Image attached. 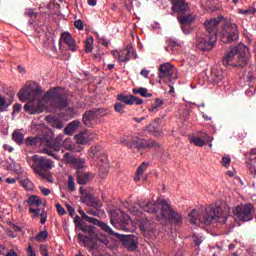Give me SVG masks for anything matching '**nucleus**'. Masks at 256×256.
Wrapping results in <instances>:
<instances>
[{"label":"nucleus","instance_id":"nucleus-1","mask_svg":"<svg viewBox=\"0 0 256 256\" xmlns=\"http://www.w3.org/2000/svg\"><path fill=\"white\" fill-rule=\"evenodd\" d=\"M141 209L146 213H152V215H156V220L161 221H170L174 225H181L183 223V217L175 212L173 208L167 203L165 200L157 201L156 203L147 202L146 204H142Z\"/></svg>","mask_w":256,"mask_h":256},{"label":"nucleus","instance_id":"nucleus-2","mask_svg":"<svg viewBox=\"0 0 256 256\" xmlns=\"http://www.w3.org/2000/svg\"><path fill=\"white\" fill-rule=\"evenodd\" d=\"M18 98L20 101L25 102L28 101L24 105V111L26 113H30V115H37L39 113H43V89L41 86H36L35 88L31 87H23L18 92Z\"/></svg>","mask_w":256,"mask_h":256},{"label":"nucleus","instance_id":"nucleus-3","mask_svg":"<svg viewBox=\"0 0 256 256\" xmlns=\"http://www.w3.org/2000/svg\"><path fill=\"white\" fill-rule=\"evenodd\" d=\"M222 212L223 209H221V207H216L214 209L207 208L201 216L197 210H192L188 217L192 225H201V223H204V225H210L211 223H218V221L219 223L223 222L225 225H229V223L234 221L235 218H233V216L221 218Z\"/></svg>","mask_w":256,"mask_h":256},{"label":"nucleus","instance_id":"nucleus-4","mask_svg":"<svg viewBox=\"0 0 256 256\" xmlns=\"http://www.w3.org/2000/svg\"><path fill=\"white\" fill-rule=\"evenodd\" d=\"M250 58L249 47L240 43L223 56L222 63L224 67H239L243 69V67H247Z\"/></svg>","mask_w":256,"mask_h":256},{"label":"nucleus","instance_id":"nucleus-5","mask_svg":"<svg viewBox=\"0 0 256 256\" xmlns=\"http://www.w3.org/2000/svg\"><path fill=\"white\" fill-rule=\"evenodd\" d=\"M46 97L50 100L51 106L59 111L69 107V97L65 89L61 87L51 88L46 92Z\"/></svg>","mask_w":256,"mask_h":256},{"label":"nucleus","instance_id":"nucleus-6","mask_svg":"<svg viewBox=\"0 0 256 256\" xmlns=\"http://www.w3.org/2000/svg\"><path fill=\"white\" fill-rule=\"evenodd\" d=\"M220 35L222 43H237L239 41V26L233 22H224Z\"/></svg>","mask_w":256,"mask_h":256},{"label":"nucleus","instance_id":"nucleus-7","mask_svg":"<svg viewBox=\"0 0 256 256\" xmlns=\"http://www.w3.org/2000/svg\"><path fill=\"white\" fill-rule=\"evenodd\" d=\"M110 214L112 225H116V227L122 229V231H131V219L128 215L123 214V212L119 210H111Z\"/></svg>","mask_w":256,"mask_h":256},{"label":"nucleus","instance_id":"nucleus-8","mask_svg":"<svg viewBox=\"0 0 256 256\" xmlns=\"http://www.w3.org/2000/svg\"><path fill=\"white\" fill-rule=\"evenodd\" d=\"M32 161L33 169L37 175L45 171H51V169L54 167L53 160L45 156L34 155L32 156Z\"/></svg>","mask_w":256,"mask_h":256},{"label":"nucleus","instance_id":"nucleus-9","mask_svg":"<svg viewBox=\"0 0 256 256\" xmlns=\"http://www.w3.org/2000/svg\"><path fill=\"white\" fill-rule=\"evenodd\" d=\"M255 211V207H253V204H245L237 206L234 209V215L239 221H251L253 219V213Z\"/></svg>","mask_w":256,"mask_h":256},{"label":"nucleus","instance_id":"nucleus-10","mask_svg":"<svg viewBox=\"0 0 256 256\" xmlns=\"http://www.w3.org/2000/svg\"><path fill=\"white\" fill-rule=\"evenodd\" d=\"M223 19V16L206 19L204 22L205 31L203 33L206 35H210L212 39H217L218 28L219 25H221Z\"/></svg>","mask_w":256,"mask_h":256},{"label":"nucleus","instance_id":"nucleus-11","mask_svg":"<svg viewBox=\"0 0 256 256\" xmlns=\"http://www.w3.org/2000/svg\"><path fill=\"white\" fill-rule=\"evenodd\" d=\"M217 44V38L213 39L212 36L202 33L197 37L196 47L200 51H211Z\"/></svg>","mask_w":256,"mask_h":256},{"label":"nucleus","instance_id":"nucleus-12","mask_svg":"<svg viewBox=\"0 0 256 256\" xmlns=\"http://www.w3.org/2000/svg\"><path fill=\"white\" fill-rule=\"evenodd\" d=\"M79 192L81 194L82 203H86L88 207H94L95 209H101L103 204L99 198L95 197L91 192L87 191L85 188L80 187Z\"/></svg>","mask_w":256,"mask_h":256},{"label":"nucleus","instance_id":"nucleus-13","mask_svg":"<svg viewBox=\"0 0 256 256\" xmlns=\"http://www.w3.org/2000/svg\"><path fill=\"white\" fill-rule=\"evenodd\" d=\"M79 229L85 233L78 234L79 241L84 243V245H87V243H91V241H95V239H97V233H95V228L93 226L80 224Z\"/></svg>","mask_w":256,"mask_h":256},{"label":"nucleus","instance_id":"nucleus-14","mask_svg":"<svg viewBox=\"0 0 256 256\" xmlns=\"http://www.w3.org/2000/svg\"><path fill=\"white\" fill-rule=\"evenodd\" d=\"M116 238L121 241L123 247L128 251H136L137 247H139V242L137 241V236L135 235H121L116 234Z\"/></svg>","mask_w":256,"mask_h":256},{"label":"nucleus","instance_id":"nucleus-15","mask_svg":"<svg viewBox=\"0 0 256 256\" xmlns=\"http://www.w3.org/2000/svg\"><path fill=\"white\" fill-rule=\"evenodd\" d=\"M59 151H61V142H58V140L46 142V147L44 148L46 155L53 157L56 161H61V156L57 155Z\"/></svg>","mask_w":256,"mask_h":256},{"label":"nucleus","instance_id":"nucleus-16","mask_svg":"<svg viewBox=\"0 0 256 256\" xmlns=\"http://www.w3.org/2000/svg\"><path fill=\"white\" fill-rule=\"evenodd\" d=\"M152 147H159L155 140L135 139L130 143V149H152Z\"/></svg>","mask_w":256,"mask_h":256},{"label":"nucleus","instance_id":"nucleus-17","mask_svg":"<svg viewBox=\"0 0 256 256\" xmlns=\"http://www.w3.org/2000/svg\"><path fill=\"white\" fill-rule=\"evenodd\" d=\"M64 161L66 163H71L76 168V171H83L85 167H87V163L84 158H77L75 156H71L69 152L64 154Z\"/></svg>","mask_w":256,"mask_h":256},{"label":"nucleus","instance_id":"nucleus-18","mask_svg":"<svg viewBox=\"0 0 256 256\" xmlns=\"http://www.w3.org/2000/svg\"><path fill=\"white\" fill-rule=\"evenodd\" d=\"M118 59L122 63H127L131 59H137V54L135 53V48L131 44L127 45L122 51L118 54Z\"/></svg>","mask_w":256,"mask_h":256},{"label":"nucleus","instance_id":"nucleus-19","mask_svg":"<svg viewBox=\"0 0 256 256\" xmlns=\"http://www.w3.org/2000/svg\"><path fill=\"white\" fill-rule=\"evenodd\" d=\"M159 74L158 77L159 79H165V78H171L173 77V73H175V66H173L171 63H164L161 64L160 67L158 68Z\"/></svg>","mask_w":256,"mask_h":256},{"label":"nucleus","instance_id":"nucleus-20","mask_svg":"<svg viewBox=\"0 0 256 256\" xmlns=\"http://www.w3.org/2000/svg\"><path fill=\"white\" fill-rule=\"evenodd\" d=\"M95 175L85 170H76V181L78 185H87L90 181H93Z\"/></svg>","mask_w":256,"mask_h":256},{"label":"nucleus","instance_id":"nucleus-21","mask_svg":"<svg viewBox=\"0 0 256 256\" xmlns=\"http://www.w3.org/2000/svg\"><path fill=\"white\" fill-rule=\"evenodd\" d=\"M245 157L247 159L246 164L251 175L256 177V149H252L249 153H246Z\"/></svg>","mask_w":256,"mask_h":256},{"label":"nucleus","instance_id":"nucleus-22","mask_svg":"<svg viewBox=\"0 0 256 256\" xmlns=\"http://www.w3.org/2000/svg\"><path fill=\"white\" fill-rule=\"evenodd\" d=\"M117 99L121 103H124V105H143V100L134 95L119 94Z\"/></svg>","mask_w":256,"mask_h":256},{"label":"nucleus","instance_id":"nucleus-23","mask_svg":"<svg viewBox=\"0 0 256 256\" xmlns=\"http://www.w3.org/2000/svg\"><path fill=\"white\" fill-rule=\"evenodd\" d=\"M91 224L100 227L102 231H104V233H107V235H109L110 237H117V235H119V233H115V231H113V229H111V227L107 225V223L100 221L97 218H94Z\"/></svg>","mask_w":256,"mask_h":256},{"label":"nucleus","instance_id":"nucleus-24","mask_svg":"<svg viewBox=\"0 0 256 256\" xmlns=\"http://www.w3.org/2000/svg\"><path fill=\"white\" fill-rule=\"evenodd\" d=\"M60 41H63V43L68 45V49H70V51H77V44L69 32H63L61 34Z\"/></svg>","mask_w":256,"mask_h":256},{"label":"nucleus","instance_id":"nucleus-25","mask_svg":"<svg viewBox=\"0 0 256 256\" xmlns=\"http://www.w3.org/2000/svg\"><path fill=\"white\" fill-rule=\"evenodd\" d=\"M97 119V114L94 108L92 110L84 112L82 115V121L86 127H93V121Z\"/></svg>","mask_w":256,"mask_h":256},{"label":"nucleus","instance_id":"nucleus-26","mask_svg":"<svg viewBox=\"0 0 256 256\" xmlns=\"http://www.w3.org/2000/svg\"><path fill=\"white\" fill-rule=\"evenodd\" d=\"M172 9L179 13V15H184V13L189 11V4H187L185 0H174Z\"/></svg>","mask_w":256,"mask_h":256},{"label":"nucleus","instance_id":"nucleus-27","mask_svg":"<svg viewBox=\"0 0 256 256\" xmlns=\"http://www.w3.org/2000/svg\"><path fill=\"white\" fill-rule=\"evenodd\" d=\"M209 79L212 81V83H220V81H223V70L213 68L211 70Z\"/></svg>","mask_w":256,"mask_h":256},{"label":"nucleus","instance_id":"nucleus-28","mask_svg":"<svg viewBox=\"0 0 256 256\" xmlns=\"http://www.w3.org/2000/svg\"><path fill=\"white\" fill-rule=\"evenodd\" d=\"M195 21L194 14H180L178 15V22L180 25H191Z\"/></svg>","mask_w":256,"mask_h":256},{"label":"nucleus","instance_id":"nucleus-29","mask_svg":"<svg viewBox=\"0 0 256 256\" xmlns=\"http://www.w3.org/2000/svg\"><path fill=\"white\" fill-rule=\"evenodd\" d=\"M81 125L79 120H74L70 122L67 127L64 128L65 135H73L77 131L78 127Z\"/></svg>","mask_w":256,"mask_h":256},{"label":"nucleus","instance_id":"nucleus-30","mask_svg":"<svg viewBox=\"0 0 256 256\" xmlns=\"http://www.w3.org/2000/svg\"><path fill=\"white\" fill-rule=\"evenodd\" d=\"M147 88L139 87V88H133L132 93L134 95H141V97L149 98L153 97V94L148 92Z\"/></svg>","mask_w":256,"mask_h":256},{"label":"nucleus","instance_id":"nucleus-31","mask_svg":"<svg viewBox=\"0 0 256 256\" xmlns=\"http://www.w3.org/2000/svg\"><path fill=\"white\" fill-rule=\"evenodd\" d=\"M140 230L143 233H149L153 231V226H151V221L149 219H144L140 222Z\"/></svg>","mask_w":256,"mask_h":256},{"label":"nucleus","instance_id":"nucleus-32","mask_svg":"<svg viewBox=\"0 0 256 256\" xmlns=\"http://www.w3.org/2000/svg\"><path fill=\"white\" fill-rule=\"evenodd\" d=\"M75 139L79 145H87V143H89V136L84 132L77 134Z\"/></svg>","mask_w":256,"mask_h":256},{"label":"nucleus","instance_id":"nucleus-33","mask_svg":"<svg viewBox=\"0 0 256 256\" xmlns=\"http://www.w3.org/2000/svg\"><path fill=\"white\" fill-rule=\"evenodd\" d=\"M13 103V100H7L0 94V113L7 111V107Z\"/></svg>","mask_w":256,"mask_h":256},{"label":"nucleus","instance_id":"nucleus-34","mask_svg":"<svg viewBox=\"0 0 256 256\" xmlns=\"http://www.w3.org/2000/svg\"><path fill=\"white\" fill-rule=\"evenodd\" d=\"M146 130L149 133H153L154 135H159L160 130H159V124L157 121H152L149 126L146 128Z\"/></svg>","mask_w":256,"mask_h":256},{"label":"nucleus","instance_id":"nucleus-35","mask_svg":"<svg viewBox=\"0 0 256 256\" xmlns=\"http://www.w3.org/2000/svg\"><path fill=\"white\" fill-rule=\"evenodd\" d=\"M26 203L31 206L36 205V207H39L41 206V203H43V201L40 200L39 196L32 195L26 200Z\"/></svg>","mask_w":256,"mask_h":256},{"label":"nucleus","instance_id":"nucleus-36","mask_svg":"<svg viewBox=\"0 0 256 256\" xmlns=\"http://www.w3.org/2000/svg\"><path fill=\"white\" fill-rule=\"evenodd\" d=\"M41 143V138L39 137H28L25 140V144L29 145L30 147H36V145H39Z\"/></svg>","mask_w":256,"mask_h":256},{"label":"nucleus","instance_id":"nucleus-37","mask_svg":"<svg viewBox=\"0 0 256 256\" xmlns=\"http://www.w3.org/2000/svg\"><path fill=\"white\" fill-rule=\"evenodd\" d=\"M89 155L90 157L94 158V157H99L101 155V146L100 145H95V146H92L90 148V151H89Z\"/></svg>","mask_w":256,"mask_h":256},{"label":"nucleus","instance_id":"nucleus-38","mask_svg":"<svg viewBox=\"0 0 256 256\" xmlns=\"http://www.w3.org/2000/svg\"><path fill=\"white\" fill-rule=\"evenodd\" d=\"M12 139H13V141H15V143H18V145H21V143H23V139H24L23 133H21L19 131H15L12 134Z\"/></svg>","mask_w":256,"mask_h":256},{"label":"nucleus","instance_id":"nucleus-39","mask_svg":"<svg viewBox=\"0 0 256 256\" xmlns=\"http://www.w3.org/2000/svg\"><path fill=\"white\" fill-rule=\"evenodd\" d=\"M94 113H96L97 119H101V117L107 116L109 111L105 108H94Z\"/></svg>","mask_w":256,"mask_h":256},{"label":"nucleus","instance_id":"nucleus-40","mask_svg":"<svg viewBox=\"0 0 256 256\" xmlns=\"http://www.w3.org/2000/svg\"><path fill=\"white\" fill-rule=\"evenodd\" d=\"M93 41V37L87 38L85 40L84 49L86 53H91V51H93Z\"/></svg>","mask_w":256,"mask_h":256},{"label":"nucleus","instance_id":"nucleus-41","mask_svg":"<svg viewBox=\"0 0 256 256\" xmlns=\"http://www.w3.org/2000/svg\"><path fill=\"white\" fill-rule=\"evenodd\" d=\"M241 15H256V8L253 6H249L247 9L239 10Z\"/></svg>","mask_w":256,"mask_h":256},{"label":"nucleus","instance_id":"nucleus-42","mask_svg":"<svg viewBox=\"0 0 256 256\" xmlns=\"http://www.w3.org/2000/svg\"><path fill=\"white\" fill-rule=\"evenodd\" d=\"M47 237H49V232H47V230L44 231H40L37 236L35 237V240L38 242H43L45 241V239H47Z\"/></svg>","mask_w":256,"mask_h":256},{"label":"nucleus","instance_id":"nucleus-43","mask_svg":"<svg viewBox=\"0 0 256 256\" xmlns=\"http://www.w3.org/2000/svg\"><path fill=\"white\" fill-rule=\"evenodd\" d=\"M114 110L116 111V113H120V115H123V113H125V104H123V102L115 103Z\"/></svg>","mask_w":256,"mask_h":256},{"label":"nucleus","instance_id":"nucleus-44","mask_svg":"<svg viewBox=\"0 0 256 256\" xmlns=\"http://www.w3.org/2000/svg\"><path fill=\"white\" fill-rule=\"evenodd\" d=\"M24 15H26V17H30V19H37V16L39 14L37 12H35V9L28 8V9L25 10Z\"/></svg>","mask_w":256,"mask_h":256},{"label":"nucleus","instance_id":"nucleus-45","mask_svg":"<svg viewBox=\"0 0 256 256\" xmlns=\"http://www.w3.org/2000/svg\"><path fill=\"white\" fill-rule=\"evenodd\" d=\"M38 175L42 179H46V181H48V183H53V176L51 175V173H49V171L41 172Z\"/></svg>","mask_w":256,"mask_h":256},{"label":"nucleus","instance_id":"nucleus-46","mask_svg":"<svg viewBox=\"0 0 256 256\" xmlns=\"http://www.w3.org/2000/svg\"><path fill=\"white\" fill-rule=\"evenodd\" d=\"M191 141L194 143V145H196V147H204L205 145V140H203L201 137H193Z\"/></svg>","mask_w":256,"mask_h":256},{"label":"nucleus","instance_id":"nucleus-47","mask_svg":"<svg viewBox=\"0 0 256 256\" xmlns=\"http://www.w3.org/2000/svg\"><path fill=\"white\" fill-rule=\"evenodd\" d=\"M147 167H149V163L143 162L136 170L137 175H143L147 171Z\"/></svg>","mask_w":256,"mask_h":256},{"label":"nucleus","instance_id":"nucleus-48","mask_svg":"<svg viewBox=\"0 0 256 256\" xmlns=\"http://www.w3.org/2000/svg\"><path fill=\"white\" fill-rule=\"evenodd\" d=\"M78 213L81 215V218L84 220V221H87L88 223H92V221L95 219L93 217H90L88 215L85 214V212L83 211V209H78Z\"/></svg>","mask_w":256,"mask_h":256},{"label":"nucleus","instance_id":"nucleus-49","mask_svg":"<svg viewBox=\"0 0 256 256\" xmlns=\"http://www.w3.org/2000/svg\"><path fill=\"white\" fill-rule=\"evenodd\" d=\"M168 47H166V51H169V47H179V41L178 40H175L173 38H169L167 41H166Z\"/></svg>","mask_w":256,"mask_h":256},{"label":"nucleus","instance_id":"nucleus-50","mask_svg":"<svg viewBox=\"0 0 256 256\" xmlns=\"http://www.w3.org/2000/svg\"><path fill=\"white\" fill-rule=\"evenodd\" d=\"M181 29L184 35H189L191 31H193V27H191V24H181Z\"/></svg>","mask_w":256,"mask_h":256},{"label":"nucleus","instance_id":"nucleus-51","mask_svg":"<svg viewBox=\"0 0 256 256\" xmlns=\"http://www.w3.org/2000/svg\"><path fill=\"white\" fill-rule=\"evenodd\" d=\"M68 189L69 191H75V179L70 175L68 176Z\"/></svg>","mask_w":256,"mask_h":256},{"label":"nucleus","instance_id":"nucleus-52","mask_svg":"<svg viewBox=\"0 0 256 256\" xmlns=\"http://www.w3.org/2000/svg\"><path fill=\"white\" fill-rule=\"evenodd\" d=\"M94 241H98V243H102L103 245H109V239H107V237H99L97 236L96 239H94Z\"/></svg>","mask_w":256,"mask_h":256},{"label":"nucleus","instance_id":"nucleus-53","mask_svg":"<svg viewBox=\"0 0 256 256\" xmlns=\"http://www.w3.org/2000/svg\"><path fill=\"white\" fill-rule=\"evenodd\" d=\"M56 211L58 215H67V211H65V208L61 206L59 203L56 204Z\"/></svg>","mask_w":256,"mask_h":256},{"label":"nucleus","instance_id":"nucleus-54","mask_svg":"<svg viewBox=\"0 0 256 256\" xmlns=\"http://www.w3.org/2000/svg\"><path fill=\"white\" fill-rule=\"evenodd\" d=\"M39 189H40L42 195H44L45 197L51 195V190L50 189L45 188L43 186H40Z\"/></svg>","mask_w":256,"mask_h":256},{"label":"nucleus","instance_id":"nucleus-55","mask_svg":"<svg viewBox=\"0 0 256 256\" xmlns=\"http://www.w3.org/2000/svg\"><path fill=\"white\" fill-rule=\"evenodd\" d=\"M40 253L42 256H49V251L46 245H40Z\"/></svg>","mask_w":256,"mask_h":256},{"label":"nucleus","instance_id":"nucleus-56","mask_svg":"<svg viewBox=\"0 0 256 256\" xmlns=\"http://www.w3.org/2000/svg\"><path fill=\"white\" fill-rule=\"evenodd\" d=\"M74 27H76V29H79V31H83L84 26H83V21L81 20H76L74 22Z\"/></svg>","mask_w":256,"mask_h":256},{"label":"nucleus","instance_id":"nucleus-57","mask_svg":"<svg viewBox=\"0 0 256 256\" xmlns=\"http://www.w3.org/2000/svg\"><path fill=\"white\" fill-rule=\"evenodd\" d=\"M222 165H223V167H229L231 165V158L230 157H223L222 158Z\"/></svg>","mask_w":256,"mask_h":256},{"label":"nucleus","instance_id":"nucleus-58","mask_svg":"<svg viewBox=\"0 0 256 256\" xmlns=\"http://www.w3.org/2000/svg\"><path fill=\"white\" fill-rule=\"evenodd\" d=\"M27 256H37L35 250H33V246L29 245L26 249Z\"/></svg>","mask_w":256,"mask_h":256},{"label":"nucleus","instance_id":"nucleus-59","mask_svg":"<svg viewBox=\"0 0 256 256\" xmlns=\"http://www.w3.org/2000/svg\"><path fill=\"white\" fill-rule=\"evenodd\" d=\"M22 107L23 106L21 104H14V106H13V115H16L17 113H21Z\"/></svg>","mask_w":256,"mask_h":256},{"label":"nucleus","instance_id":"nucleus-60","mask_svg":"<svg viewBox=\"0 0 256 256\" xmlns=\"http://www.w3.org/2000/svg\"><path fill=\"white\" fill-rule=\"evenodd\" d=\"M66 209H67L70 217H75V208H73V206L67 204Z\"/></svg>","mask_w":256,"mask_h":256},{"label":"nucleus","instance_id":"nucleus-61","mask_svg":"<svg viewBox=\"0 0 256 256\" xmlns=\"http://www.w3.org/2000/svg\"><path fill=\"white\" fill-rule=\"evenodd\" d=\"M52 127H55V129H63V123H61L57 120H54L52 122Z\"/></svg>","mask_w":256,"mask_h":256},{"label":"nucleus","instance_id":"nucleus-62","mask_svg":"<svg viewBox=\"0 0 256 256\" xmlns=\"http://www.w3.org/2000/svg\"><path fill=\"white\" fill-rule=\"evenodd\" d=\"M98 42L100 45H103L104 47H109V42L105 38H98Z\"/></svg>","mask_w":256,"mask_h":256},{"label":"nucleus","instance_id":"nucleus-63","mask_svg":"<svg viewBox=\"0 0 256 256\" xmlns=\"http://www.w3.org/2000/svg\"><path fill=\"white\" fill-rule=\"evenodd\" d=\"M81 217H79V215H76L75 218H74V223L76 225V227L80 228L81 227Z\"/></svg>","mask_w":256,"mask_h":256},{"label":"nucleus","instance_id":"nucleus-64","mask_svg":"<svg viewBox=\"0 0 256 256\" xmlns=\"http://www.w3.org/2000/svg\"><path fill=\"white\" fill-rule=\"evenodd\" d=\"M149 73H150L149 70L143 69V70H141L140 75H142V77H144L145 79H148Z\"/></svg>","mask_w":256,"mask_h":256}]
</instances>
